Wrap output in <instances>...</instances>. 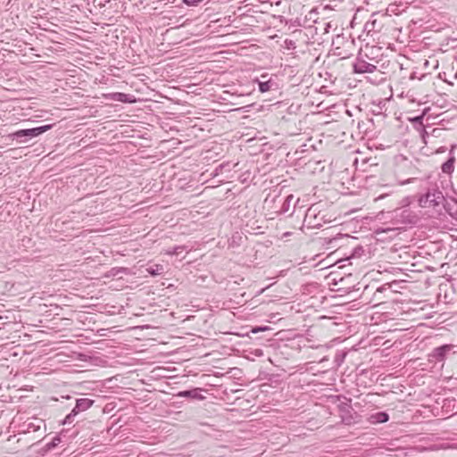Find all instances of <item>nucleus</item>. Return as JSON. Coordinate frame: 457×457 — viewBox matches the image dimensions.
Returning <instances> with one entry per match:
<instances>
[{"mask_svg": "<svg viewBox=\"0 0 457 457\" xmlns=\"http://www.w3.org/2000/svg\"><path fill=\"white\" fill-rule=\"evenodd\" d=\"M445 202V198L443 193L436 188L428 189V192L420 195L419 199L420 205L423 208H436L443 205L446 211L447 209H452L451 207L446 206Z\"/></svg>", "mask_w": 457, "mask_h": 457, "instance_id": "obj_1", "label": "nucleus"}, {"mask_svg": "<svg viewBox=\"0 0 457 457\" xmlns=\"http://www.w3.org/2000/svg\"><path fill=\"white\" fill-rule=\"evenodd\" d=\"M94 403V400L88 398H79L76 400V405L71 411L65 417L62 424H71L74 418L82 411L88 410Z\"/></svg>", "mask_w": 457, "mask_h": 457, "instance_id": "obj_2", "label": "nucleus"}, {"mask_svg": "<svg viewBox=\"0 0 457 457\" xmlns=\"http://www.w3.org/2000/svg\"><path fill=\"white\" fill-rule=\"evenodd\" d=\"M438 116H413L410 117L409 120L411 122L413 127L420 131L421 137L425 139V137L428 135L427 128L430 120H436Z\"/></svg>", "mask_w": 457, "mask_h": 457, "instance_id": "obj_3", "label": "nucleus"}, {"mask_svg": "<svg viewBox=\"0 0 457 457\" xmlns=\"http://www.w3.org/2000/svg\"><path fill=\"white\" fill-rule=\"evenodd\" d=\"M453 348L454 345L450 344L435 348L428 355L429 361H443Z\"/></svg>", "mask_w": 457, "mask_h": 457, "instance_id": "obj_4", "label": "nucleus"}, {"mask_svg": "<svg viewBox=\"0 0 457 457\" xmlns=\"http://www.w3.org/2000/svg\"><path fill=\"white\" fill-rule=\"evenodd\" d=\"M354 73H370L374 74L378 71L377 66L371 64L361 58H357L353 64Z\"/></svg>", "mask_w": 457, "mask_h": 457, "instance_id": "obj_5", "label": "nucleus"}, {"mask_svg": "<svg viewBox=\"0 0 457 457\" xmlns=\"http://www.w3.org/2000/svg\"><path fill=\"white\" fill-rule=\"evenodd\" d=\"M257 85L259 91L262 93L277 91L279 88L277 78H269L267 80L258 81Z\"/></svg>", "mask_w": 457, "mask_h": 457, "instance_id": "obj_6", "label": "nucleus"}, {"mask_svg": "<svg viewBox=\"0 0 457 457\" xmlns=\"http://www.w3.org/2000/svg\"><path fill=\"white\" fill-rule=\"evenodd\" d=\"M106 100H112L121 103H133L135 102V98L133 96L127 95L124 93H111L104 96Z\"/></svg>", "mask_w": 457, "mask_h": 457, "instance_id": "obj_7", "label": "nucleus"}, {"mask_svg": "<svg viewBox=\"0 0 457 457\" xmlns=\"http://www.w3.org/2000/svg\"><path fill=\"white\" fill-rule=\"evenodd\" d=\"M54 124H46L40 127H36L32 129H24V132H22V135L24 136H30L31 138L38 137L39 135L48 131L54 127Z\"/></svg>", "mask_w": 457, "mask_h": 457, "instance_id": "obj_8", "label": "nucleus"}, {"mask_svg": "<svg viewBox=\"0 0 457 457\" xmlns=\"http://www.w3.org/2000/svg\"><path fill=\"white\" fill-rule=\"evenodd\" d=\"M455 147L456 145H452L448 160L442 164L441 169L444 173L451 174L454 170L455 157L453 155V150Z\"/></svg>", "mask_w": 457, "mask_h": 457, "instance_id": "obj_9", "label": "nucleus"}, {"mask_svg": "<svg viewBox=\"0 0 457 457\" xmlns=\"http://www.w3.org/2000/svg\"><path fill=\"white\" fill-rule=\"evenodd\" d=\"M200 388H194L191 390L180 391L178 393L177 396L203 400L204 397L200 394Z\"/></svg>", "mask_w": 457, "mask_h": 457, "instance_id": "obj_10", "label": "nucleus"}, {"mask_svg": "<svg viewBox=\"0 0 457 457\" xmlns=\"http://www.w3.org/2000/svg\"><path fill=\"white\" fill-rule=\"evenodd\" d=\"M389 420V416L385 411H378L370 415L369 420L371 424L385 423Z\"/></svg>", "mask_w": 457, "mask_h": 457, "instance_id": "obj_11", "label": "nucleus"}, {"mask_svg": "<svg viewBox=\"0 0 457 457\" xmlns=\"http://www.w3.org/2000/svg\"><path fill=\"white\" fill-rule=\"evenodd\" d=\"M22 132H24V129L17 130L13 133L9 134L8 137L12 138V140H16L18 143H27L29 140L31 139V137L30 136L22 135Z\"/></svg>", "mask_w": 457, "mask_h": 457, "instance_id": "obj_12", "label": "nucleus"}, {"mask_svg": "<svg viewBox=\"0 0 457 457\" xmlns=\"http://www.w3.org/2000/svg\"><path fill=\"white\" fill-rule=\"evenodd\" d=\"M42 425L46 428V425L42 420L35 419L33 421H30L27 424V431L36 432L40 429Z\"/></svg>", "mask_w": 457, "mask_h": 457, "instance_id": "obj_13", "label": "nucleus"}, {"mask_svg": "<svg viewBox=\"0 0 457 457\" xmlns=\"http://www.w3.org/2000/svg\"><path fill=\"white\" fill-rule=\"evenodd\" d=\"M293 199V195H287L283 203H282V205H281V208L279 209V211H278V212L279 213H286L287 212L289 211V208H290V204H291V201Z\"/></svg>", "mask_w": 457, "mask_h": 457, "instance_id": "obj_14", "label": "nucleus"}, {"mask_svg": "<svg viewBox=\"0 0 457 457\" xmlns=\"http://www.w3.org/2000/svg\"><path fill=\"white\" fill-rule=\"evenodd\" d=\"M382 75H383V73L381 71H378V73L374 74L373 77L369 76L366 79L372 84H378L385 79V78Z\"/></svg>", "mask_w": 457, "mask_h": 457, "instance_id": "obj_15", "label": "nucleus"}, {"mask_svg": "<svg viewBox=\"0 0 457 457\" xmlns=\"http://www.w3.org/2000/svg\"><path fill=\"white\" fill-rule=\"evenodd\" d=\"M14 102H5L1 104L0 111L2 112H15Z\"/></svg>", "mask_w": 457, "mask_h": 457, "instance_id": "obj_16", "label": "nucleus"}, {"mask_svg": "<svg viewBox=\"0 0 457 457\" xmlns=\"http://www.w3.org/2000/svg\"><path fill=\"white\" fill-rule=\"evenodd\" d=\"M163 270V267L162 265H155V268H150L148 269V272L153 275V276H155V275H158V274H161L162 271Z\"/></svg>", "mask_w": 457, "mask_h": 457, "instance_id": "obj_17", "label": "nucleus"}, {"mask_svg": "<svg viewBox=\"0 0 457 457\" xmlns=\"http://www.w3.org/2000/svg\"><path fill=\"white\" fill-rule=\"evenodd\" d=\"M60 441H61V439H60L58 436L54 437V438L52 440V442L48 443V444L46 445V449H47V450H51V449L54 448V447H55V446L60 443Z\"/></svg>", "mask_w": 457, "mask_h": 457, "instance_id": "obj_18", "label": "nucleus"}, {"mask_svg": "<svg viewBox=\"0 0 457 457\" xmlns=\"http://www.w3.org/2000/svg\"><path fill=\"white\" fill-rule=\"evenodd\" d=\"M269 78H273V77H272V76H270L268 73H263V74H262L259 78H255V79L253 80V83H254V84H258V81L267 80Z\"/></svg>", "mask_w": 457, "mask_h": 457, "instance_id": "obj_19", "label": "nucleus"}, {"mask_svg": "<svg viewBox=\"0 0 457 457\" xmlns=\"http://www.w3.org/2000/svg\"><path fill=\"white\" fill-rule=\"evenodd\" d=\"M203 1L204 0H182V2L188 6H195Z\"/></svg>", "mask_w": 457, "mask_h": 457, "instance_id": "obj_20", "label": "nucleus"}, {"mask_svg": "<svg viewBox=\"0 0 457 457\" xmlns=\"http://www.w3.org/2000/svg\"><path fill=\"white\" fill-rule=\"evenodd\" d=\"M270 328L269 327H255L253 328H252V333H258L260 331H265V330H269Z\"/></svg>", "mask_w": 457, "mask_h": 457, "instance_id": "obj_21", "label": "nucleus"}, {"mask_svg": "<svg viewBox=\"0 0 457 457\" xmlns=\"http://www.w3.org/2000/svg\"><path fill=\"white\" fill-rule=\"evenodd\" d=\"M184 248L182 246H179V247H176L174 248V251L172 252V253H176V254H179L180 252L179 250H183Z\"/></svg>", "mask_w": 457, "mask_h": 457, "instance_id": "obj_22", "label": "nucleus"}, {"mask_svg": "<svg viewBox=\"0 0 457 457\" xmlns=\"http://www.w3.org/2000/svg\"><path fill=\"white\" fill-rule=\"evenodd\" d=\"M226 166H227V165L220 164V165L216 170H220L221 171V170H222Z\"/></svg>", "mask_w": 457, "mask_h": 457, "instance_id": "obj_23", "label": "nucleus"}, {"mask_svg": "<svg viewBox=\"0 0 457 457\" xmlns=\"http://www.w3.org/2000/svg\"><path fill=\"white\" fill-rule=\"evenodd\" d=\"M312 211H313L312 207V208H310V209L308 210V212H307L306 216L311 215V214H312Z\"/></svg>", "mask_w": 457, "mask_h": 457, "instance_id": "obj_24", "label": "nucleus"}, {"mask_svg": "<svg viewBox=\"0 0 457 457\" xmlns=\"http://www.w3.org/2000/svg\"><path fill=\"white\" fill-rule=\"evenodd\" d=\"M428 110H429L428 108L424 109V110L422 111L421 114H422V115L427 114V112H428Z\"/></svg>", "mask_w": 457, "mask_h": 457, "instance_id": "obj_25", "label": "nucleus"}, {"mask_svg": "<svg viewBox=\"0 0 457 457\" xmlns=\"http://www.w3.org/2000/svg\"><path fill=\"white\" fill-rule=\"evenodd\" d=\"M445 147H441L438 152H445Z\"/></svg>", "mask_w": 457, "mask_h": 457, "instance_id": "obj_26", "label": "nucleus"}, {"mask_svg": "<svg viewBox=\"0 0 457 457\" xmlns=\"http://www.w3.org/2000/svg\"><path fill=\"white\" fill-rule=\"evenodd\" d=\"M375 23H376V21H373L371 22L372 29H374V27H375Z\"/></svg>", "mask_w": 457, "mask_h": 457, "instance_id": "obj_27", "label": "nucleus"}, {"mask_svg": "<svg viewBox=\"0 0 457 457\" xmlns=\"http://www.w3.org/2000/svg\"><path fill=\"white\" fill-rule=\"evenodd\" d=\"M414 77H415V73L413 72V73H411V75L410 79H414Z\"/></svg>", "mask_w": 457, "mask_h": 457, "instance_id": "obj_28", "label": "nucleus"}, {"mask_svg": "<svg viewBox=\"0 0 457 457\" xmlns=\"http://www.w3.org/2000/svg\"><path fill=\"white\" fill-rule=\"evenodd\" d=\"M286 43L287 44H293V41L292 40H289V41L286 40Z\"/></svg>", "mask_w": 457, "mask_h": 457, "instance_id": "obj_29", "label": "nucleus"}, {"mask_svg": "<svg viewBox=\"0 0 457 457\" xmlns=\"http://www.w3.org/2000/svg\"><path fill=\"white\" fill-rule=\"evenodd\" d=\"M345 113H346L347 115L352 114V113H351V112H350V111H348V110H346V111H345Z\"/></svg>", "mask_w": 457, "mask_h": 457, "instance_id": "obj_30", "label": "nucleus"}, {"mask_svg": "<svg viewBox=\"0 0 457 457\" xmlns=\"http://www.w3.org/2000/svg\"><path fill=\"white\" fill-rule=\"evenodd\" d=\"M293 44H287V47L290 48V46H292Z\"/></svg>", "mask_w": 457, "mask_h": 457, "instance_id": "obj_31", "label": "nucleus"}]
</instances>
